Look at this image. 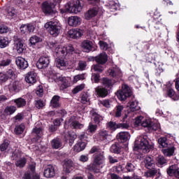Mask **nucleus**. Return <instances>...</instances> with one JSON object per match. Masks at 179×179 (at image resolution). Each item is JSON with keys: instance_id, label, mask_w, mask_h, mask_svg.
Wrapping results in <instances>:
<instances>
[{"instance_id": "4be33fe9", "label": "nucleus", "mask_w": 179, "mask_h": 179, "mask_svg": "<svg viewBox=\"0 0 179 179\" xmlns=\"http://www.w3.org/2000/svg\"><path fill=\"white\" fill-rule=\"evenodd\" d=\"M117 138L120 142L125 143L129 138V132L122 131L117 135Z\"/></svg>"}, {"instance_id": "5701e85b", "label": "nucleus", "mask_w": 179, "mask_h": 179, "mask_svg": "<svg viewBox=\"0 0 179 179\" xmlns=\"http://www.w3.org/2000/svg\"><path fill=\"white\" fill-rule=\"evenodd\" d=\"M64 138L66 139V141H69V145L72 146V145H73L74 142H75V139H76L78 138V136L72 132V133H66L64 136Z\"/></svg>"}, {"instance_id": "37998d69", "label": "nucleus", "mask_w": 179, "mask_h": 179, "mask_svg": "<svg viewBox=\"0 0 179 179\" xmlns=\"http://www.w3.org/2000/svg\"><path fill=\"white\" fill-rule=\"evenodd\" d=\"M178 170V166H177V165H172L169 166V169H167V174H169V176H176V173H177Z\"/></svg>"}, {"instance_id": "72a5a7b5", "label": "nucleus", "mask_w": 179, "mask_h": 179, "mask_svg": "<svg viewBox=\"0 0 179 179\" xmlns=\"http://www.w3.org/2000/svg\"><path fill=\"white\" fill-rule=\"evenodd\" d=\"M16 106H6L4 109V114L6 115H12V114H15L16 113Z\"/></svg>"}, {"instance_id": "c756f323", "label": "nucleus", "mask_w": 179, "mask_h": 179, "mask_svg": "<svg viewBox=\"0 0 179 179\" xmlns=\"http://www.w3.org/2000/svg\"><path fill=\"white\" fill-rule=\"evenodd\" d=\"M74 13H79L83 9V1L77 0L76 3L73 6Z\"/></svg>"}, {"instance_id": "6e6d98bb", "label": "nucleus", "mask_w": 179, "mask_h": 179, "mask_svg": "<svg viewBox=\"0 0 179 179\" xmlns=\"http://www.w3.org/2000/svg\"><path fill=\"white\" fill-rule=\"evenodd\" d=\"M15 47H16L18 54H22V52H23V51H24V46L23 45V41H21V42L15 44Z\"/></svg>"}, {"instance_id": "4468645a", "label": "nucleus", "mask_w": 179, "mask_h": 179, "mask_svg": "<svg viewBox=\"0 0 179 179\" xmlns=\"http://www.w3.org/2000/svg\"><path fill=\"white\" fill-rule=\"evenodd\" d=\"M15 63L20 69H26V68L29 66V63L27 61H26V59L22 57H18L15 59Z\"/></svg>"}, {"instance_id": "f3484780", "label": "nucleus", "mask_w": 179, "mask_h": 179, "mask_svg": "<svg viewBox=\"0 0 179 179\" xmlns=\"http://www.w3.org/2000/svg\"><path fill=\"white\" fill-rule=\"evenodd\" d=\"M42 10L46 15H50V13H52V12H54V10H52V6H51V3H49L48 1H45L43 3Z\"/></svg>"}, {"instance_id": "052dcab7", "label": "nucleus", "mask_w": 179, "mask_h": 179, "mask_svg": "<svg viewBox=\"0 0 179 179\" xmlns=\"http://www.w3.org/2000/svg\"><path fill=\"white\" fill-rule=\"evenodd\" d=\"M125 169L129 173H132V171H135V165L131 162H128L125 166Z\"/></svg>"}, {"instance_id": "dca6fc26", "label": "nucleus", "mask_w": 179, "mask_h": 179, "mask_svg": "<svg viewBox=\"0 0 179 179\" xmlns=\"http://www.w3.org/2000/svg\"><path fill=\"white\" fill-rule=\"evenodd\" d=\"M66 65H68V62L65 60L64 58H57L55 59V66L57 68H59V69H61L62 71L65 69L66 68Z\"/></svg>"}, {"instance_id": "bf43d9fd", "label": "nucleus", "mask_w": 179, "mask_h": 179, "mask_svg": "<svg viewBox=\"0 0 179 179\" xmlns=\"http://www.w3.org/2000/svg\"><path fill=\"white\" fill-rule=\"evenodd\" d=\"M107 127L111 131H115V129H118V124L115 123V122H109L107 124Z\"/></svg>"}, {"instance_id": "c85d7f7f", "label": "nucleus", "mask_w": 179, "mask_h": 179, "mask_svg": "<svg viewBox=\"0 0 179 179\" xmlns=\"http://www.w3.org/2000/svg\"><path fill=\"white\" fill-rule=\"evenodd\" d=\"M59 99H61V97H59V96H58V95H55L52 97V99L50 101V107L52 108H57L59 107V106H60Z\"/></svg>"}, {"instance_id": "79ce46f5", "label": "nucleus", "mask_w": 179, "mask_h": 179, "mask_svg": "<svg viewBox=\"0 0 179 179\" xmlns=\"http://www.w3.org/2000/svg\"><path fill=\"white\" fill-rule=\"evenodd\" d=\"M23 179H40V176L36 173H31L30 171H27L24 173Z\"/></svg>"}, {"instance_id": "338daca9", "label": "nucleus", "mask_w": 179, "mask_h": 179, "mask_svg": "<svg viewBox=\"0 0 179 179\" xmlns=\"http://www.w3.org/2000/svg\"><path fill=\"white\" fill-rule=\"evenodd\" d=\"M92 82H94V83H99L100 82V74L99 73H92V76L91 77Z\"/></svg>"}, {"instance_id": "4c0bfd02", "label": "nucleus", "mask_w": 179, "mask_h": 179, "mask_svg": "<svg viewBox=\"0 0 179 179\" xmlns=\"http://www.w3.org/2000/svg\"><path fill=\"white\" fill-rule=\"evenodd\" d=\"M86 148V143L85 142H78L74 145L75 152H82V150H85Z\"/></svg>"}, {"instance_id": "2eb2a0df", "label": "nucleus", "mask_w": 179, "mask_h": 179, "mask_svg": "<svg viewBox=\"0 0 179 179\" xmlns=\"http://www.w3.org/2000/svg\"><path fill=\"white\" fill-rule=\"evenodd\" d=\"M20 30L22 34H25V33H33L34 31V25L31 24H22Z\"/></svg>"}, {"instance_id": "f257e3e1", "label": "nucleus", "mask_w": 179, "mask_h": 179, "mask_svg": "<svg viewBox=\"0 0 179 179\" xmlns=\"http://www.w3.org/2000/svg\"><path fill=\"white\" fill-rule=\"evenodd\" d=\"M106 162L104 152L96 153L94 157V162L87 166V170L94 171V173H99L100 169H103L102 164Z\"/></svg>"}, {"instance_id": "b1692460", "label": "nucleus", "mask_w": 179, "mask_h": 179, "mask_svg": "<svg viewBox=\"0 0 179 179\" xmlns=\"http://www.w3.org/2000/svg\"><path fill=\"white\" fill-rule=\"evenodd\" d=\"M68 24L69 26H78V24H80V18L78 16H71L68 19Z\"/></svg>"}, {"instance_id": "39448f33", "label": "nucleus", "mask_w": 179, "mask_h": 179, "mask_svg": "<svg viewBox=\"0 0 179 179\" xmlns=\"http://www.w3.org/2000/svg\"><path fill=\"white\" fill-rule=\"evenodd\" d=\"M131 96L132 90L127 85H122V90L117 93V96L121 101H125L128 97H131Z\"/></svg>"}, {"instance_id": "f704fd0d", "label": "nucleus", "mask_w": 179, "mask_h": 179, "mask_svg": "<svg viewBox=\"0 0 179 179\" xmlns=\"http://www.w3.org/2000/svg\"><path fill=\"white\" fill-rule=\"evenodd\" d=\"M32 134L34 136H36V141H38V139L43 136V129L41 127H35L32 130Z\"/></svg>"}, {"instance_id": "a211bd4d", "label": "nucleus", "mask_w": 179, "mask_h": 179, "mask_svg": "<svg viewBox=\"0 0 179 179\" xmlns=\"http://www.w3.org/2000/svg\"><path fill=\"white\" fill-rule=\"evenodd\" d=\"M95 61L97 64L104 65V64L108 61L107 54L106 52H102L98 56H96Z\"/></svg>"}, {"instance_id": "ddd939ff", "label": "nucleus", "mask_w": 179, "mask_h": 179, "mask_svg": "<svg viewBox=\"0 0 179 179\" xmlns=\"http://www.w3.org/2000/svg\"><path fill=\"white\" fill-rule=\"evenodd\" d=\"M25 81L27 83L34 85L37 82V74L34 71H31L27 74L25 76Z\"/></svg>"}, {"instance_id": "603ef678", "label": "nucleus", "mask_w": 179, "mask_h": 179, "mask_svg": "<svg viewBox=\"0 0 179 179\" xmlns=\"http://www.w3.org/2000/svg\"><path fill=\"white\" fill-rule=\"evenodd\" d=\"M155 174H157V169H150L144 173L145 177H155Z\"/></svg>"}, {"instance_id": "6e6552de", "label": "nucleus", "mask_w": 179, "mask_h": 179, "mask_svg": "<svg viewBox=\"0 0 179 179\" xmlns=\"http://www.w3.org/2000/svg\"><path fill=\"white\" fill-rule=\"evenodd\" d=\"M142 127L148 128L150 131H157L160 128V124L159 123H153L149 119H145L143 120Z\"/></svg>"}, {"instance_id": "1a4fd4ad", "label": "nucleus", "mask_w": 179, "mask_h": 179, "mask_svg": "<svg viewBox=\"0 0 179 179\" xmlns=\"http://www.w3.org/2000/svg\"><path fill=\"white\" fill-rule=\"evenodd\" d=\"M8 90L10 93H19L22 90V84L19 81H13L8 85Z\"/></svg>"}, {"instance_id": "58836bf2", "label": "nucleus", "mask_w": 179, "mask_h": 179, "mask_svg": "<svg viewBox=\"0 0 179 179\" xmlns=\"http://www.w3.org/2000/svg\"><path fill=\"white\" fill-rule=\"evenodd\" d=\"M158 143L159 148H167L169 146V141L167 137H160L158 139Z\"/></svg>"}, {"instance_id": "aec40b11", "label": "nucleus", "mask_w": 179, "mask_h": 179, "mask_svg": "<svg viewBox=\"0 0 179 179\" xmlns=\"http://www.w3.org/2000/svg\"><path fill=\"white\" fill-rule=\"evenodd\" d=\"M155 163L158 167H163L167 164V159L163 155H158L155 158Z\"/></svg>"}, {"instance_id": "bb28decb", "label": "nucleus", "mask_w": 179, "mask_h": 179, "mask_svg": "<svg viewBox=\"0 0 179 179\" xmlns=\"http://www.w3.org/2000/svg\"><path fill=\"white\" fill-rule=\"evenodd\" d=\"M110 76L113 78H121L122 76V73L120 68L115 66L110 69Z\"/></svg>"}, {"instance_id": "69168bd1", "label": "nucleus", "mask_w": 179, "mask_h": 179, "mask_svg": "<svg viewBox=\"0 0 179 179\" xmlns=\"http://www.w3.org/2000/svg\"><path fill=\"white\" fill-rule=\"evenodd\" d=\"M85 89V84H80V85H78L73 90V94H76L77 93H79V92H82Z\"/></svg>"}, {"instance_id": "680f3d73", "label": "nucleus", "mask_w": 179, "mask_h": 179, "mask_svg": "<svg viewBox=\"0 0 179 179\" xmlns=\"http://www.w3.org/2000/svg\"><path fill=\"white\" fill-rule=\"evenodd\" d=\"M57 80H59V82L61 83V85H62L65 88L68 87V85H69L68 80H66L65 77L59 76L57 78Z\"/></svg>"}, {"instance_id": "9b49d317", "label": "nucleus", "mask_w": 179, "mask_h": 179, "mask_svg": "<svg viewBox=\"0 0 179 179\" xmlns=\"http://www.w3.org/2000/svg\"><path fill=\"white\" fill-rule=\"evenodd\" d=\"M44 176L46 178H52L55 176V168L52 165H48L44 170Z\"/></svg>"}, {"instance_id": "3c124183", "label": "nucleus", "mask_w": 179, "mask_h": 179, "mask_svg": "<svg viewBox=\"0 0 179 179\" xmlns=\"http://www.w3.org/2000/svg\"><path fill=\"white\" fill-rule=\"evenodd\" d=\"M27 160L26 158H21L18 161L15 162V166L17 167H20V169H22L26 166Z\"/></svg>"}, {"instance_id": "c9c22d12", "label": "nucleus", "mask_w": 179, "mask_h": 179, "mask_svg": "<svg viewBox=\"0 0 179 179\" xmlns=\"http://www.w3.org/2000/svg\"><path fill=\"white\" fill-rule=\"evenodd\" d=\"M174 150H176V148H174V146H171L162 150V153H164V156L170 157V156H173L174 155Z\"/></svg>"}, {"instance_id": "4d7b16f0", "label": "nucleus", "mask_w": 179, "mask_h": 179, "mask_svg": "<svg viewBox=\"0 0 179 179\" xmlns=\"http://www.w3.org/2000/svg\"><path fill=\"white\" fill-rule=\"evenodd\" d=\"M90 99H89V94L88 93H83L81 96V103L83 104H87L89 103V101Z\"/></svg>"}, {"instance_id": "7c9ffc66", "label": "nucleus", "mask_w": 179, "mask_h": 179, "mask_svg": "<svg viewBox=\"0 0 179 179\" xmlns=\"http://www.w3.org/2000/svg\"><path fill=\"white\" fill-rule=\"evenodd\" d=\"M9 45V38L0 36V48H6Z\"/></svg>"}, {"instance_id": "a19ab883", "label": "nucleus", "mask_w": 179, "mask_h": 179, "mask_svg": "<svg viewBox=\"0 0 179 179\" xmlns=\"http://www.w3.org/2000/svg\"><path fill=\"white\" fill-rule=\"evenodd\" d=\"M91 114L93 117V120L95 124H100V122L103 121V117L96 113V111L92 110Z\"/></svg>"}, {"instance_id": "f8f14e48", "label": "nucleus", "mask_w": 179, "mask_h": 179, "mask_svg": "<svg viewBox=\"0 0 179 179\" xmlns=\"http://www.w3.org/2000/svg\"><path fill=\"white\" fill-rule=\"evenodd\" d=\"M81 47L84 52H90V51H94V48H93V43L90 41H84Z\"/></svg>"}, {"instance_id": "a878e982", "label": "nucleus", "mask_w": 179, "mask_h": 179, "mask_svg": "<svg viewBox=\"0 0 179 179\" xmlns=\"http://www.w3.org/2000/svg\"><path fill=\"white\" fill-rule=\"evenodd\" d=\"M98 13L99 11L97 8H91L85 14V17L87 20H90V19H92V17H94Z\"/></svg>"}, {"instance_id": "393cba45", "label": "nucleus", "mask_w": 179, "mask_h": 179, "mask_svg": "<svg viewBox=\"0 0 179 179\" xmlns=\"http://www.w3.org/2000/svg\"><path fill=\"white\" fill-rule=\"evenodd\" d=\"M95 92L99 97H106L108 94V90L104 87H97Z\"/></svg>"}, {"instance_id": "423d86ee", "label": "nucleus", "mask_w": 179, "mask_h": 179, "mask_svg": "<svg viewBox=\"0 0 179 179\" xmlns=\"http://www.w3.org/2000/svg\"><path fill=\"white\" fill-rule=\"evenodd\" d=\"M16 75H15V71L12 69H9L5 72L0 73V83H5L8 82V79H15Z\"/></svg>"}, {"instance_id": "9d476101", "label": "nucleus", "mask_w": 179, "mask_h": 179, "mask_svg": "<svg viewBox=\"0 0 179 179\" xmlns=\"http://www.w3.org/2000/svg\"><path fill=\"white\" fill-rule=\"evenodd\" d=\"M69 125L73 128L74 129H82L83 128V124H80L78 120H76V117H72L68 120Z\"/></svg>"}, {"instance_id": "0e129e2a", "label": "nucleus", "mask_w": 179, "mask_h": 179, "mask_svg": "<svg viewBox=\"0 0 179 179\" xmlns=\"http://www.w3.org/2000/svg\"><path fill=\"white\" fill-rule=\"evenodd\" d=\"M8 148H9V141L8 140H5L3 143L0 145V150L1 152H5Z\"/></svg>"}, {"instance_id": "864d4df0", "label": "nucleus", "mask_w": 179, "mask_h": 179, "mask_svg": "<svg viewBox=\"0 0 179 179\" xmlns=\"http://www.w3.org/2000/svg\"><path fill=\"white\" fill-rule=\"evenodd\" d=\"M24 131V125L23 124H21L15 128V134H17V135H20L23 134Z\"/></svg>"}, {"instance_id": "7ed1b4c3", "label": "nucleus", "mask_w": 179, "mask_h": 179, "mask_svg": "<svg viewBox=\"0 0 179 179\" xmlns=\"http://www.w3.org/2000/svg\"><path fill=\"white\" fill-rule=\"evenodd\" d=\"M153 149V145L149 144V138L147 136H141L136 140L134 150H142L143 153H149Z\"/></svg>"}, {"instance_id": "2f4dec72", "label": "nucleus", "mask_w": 179, "mask_h": 179, "mask_svg": "<svg viewBox=\"0 0 179 179\" xmlns=\"http://www.w3.org/2000/svg\"><path fill=\"white\" fill-rule=\"evenodd\" d=\"M15 106H17V108H23L26 106V99L22 98H17L13 100Z\"/></svg>"}, {"instance_id": "412c9836", "label": "nucleus", "mask_w": 179, "mask_h": 179, "mask_svg": "<svg viewBox=\"0 0 179 179\" xmlns=\"http://www.w3.org/2000/svg\"><path fill=\"white\" fill-rule=\"evenodd\" d=\"M69 34L71 38H79V37H82V30L78 29H70Z\"/></svg>"}, {"instance_id": "774afa93", "label": "nucleus", "mask_w": 179, "mask_h": 179, "mask_svg": "<svg viewBox=\"0 0 179 179\" xmlns=\"http://www.w3.org/2000/svg\"><path fill=\"white\" fill-rule=\"evenodd\" d=\"M103 85L106 87H111L113 86V82H111V80L108 78H103Z\"/></svg>"}, {"instance_id": "8fccbe9b", "label": "nucleus", "mask_w": 179, "mask_h": 179, "mask_svg": "<svg viewBox=\"0 0 179 179\" xmlns=\"http://www.w3.org/2000/svg\"><path fill=\"white\" fill-rule=\"evenodd\" d=\"M63 12L66 13H75V10H73V6H71V3H67L65 5L64 10Z\"/></svg>"}, {"instance_id": "0eeeda50", "label": "nucleus", "mask_w": 179, "mask_h": 179, "mask_svg": "<svg viewBox=\"0 0 179 179\" xmlns=\"http://www.w3.org/2000/svg\"><path fill=\"white\" fill-rule=\"evenodd\" d=\"M49 65L50 57L48 56H41L36 63V66L38 69H45V68H48Z\"/></svg>"}, {"instance_id": "e2e57ef3", "label": "nucleus", "mask_w": 179, "mask_h": 179, "mask_svg": "<svg viewBox=\"0 0 179 179\" xmlns=\"http://www.w3.org/2000/svg\"><path fill=\"white\" fill-rule=\"evenodd\" d=\"M87 66V64H86L85 61L80 60L78 62V71H85V69H86Z\"/></svg>"}, {"instance_id": "e433bc0d", "label": "nucleus", "mask_w": 179, "mask_h": 179, "mask_svg": "<svg viewBox=\"0 0 179 179\" xmlns=\"http://www.w3.org/2000/svg\"><path fill=\"white\" fill-rule=\"evenodd\" d=\"M52 147L53 149H59L62 148V141L60 138H56L52 141Z\"/></svg>"}, {"instance_id": "09e8293b", "label": "nucleus", "mask_w": 179, "mask_h": 179, "mask_svg": "<svg viewBox=\"0 0 179 179\" xmlns=\"http://www.w3.org/2000/svg\"><path fill=\"white\" fill-rule=\"evenodd\" d=\"M129 106H130V110L133 113L134 111H138V110H139V107L138 106V101H130Z\"/></svg>"}, {"instance_id": "c03bdc74", "label": "nucleus", "mask_w": 179, "mask_h": 179, "mask_svg": "<svg viewBox=\"0 0 179 179\" xmlns=\"http://www.w3.org/2000/svg\"><path fill=\"white\" fill-rule=\"evenodd\" d=\"M11 152H12L11 159H13V160H17V158L20 157L22 155V151H20L19 148H15V150H13Z\"/></svg>"}, {"instance_id": "20e7f679", "label": "nucleus", "mask_w": 179, "mask_h": 179, "mask_svg": "<svg viewBox=\"0 0 179 179\" xmlns=\"http://www.w3.org/2000/svg\"><path fill=\"white\" fill-rule=\"evenodd\" d=\"M45 29L49 31L51 36L57 37L61 33V23L57 20H53L45 24Z\"/></svg>"}, {"instance_id": "a18cd8bd", "label": "nucleus", "mask_w": 179, "mask_h": 179, "mask_svg": "<svg viewBox=\"0 0 179 179\" xmlns=\"http://www.w3.org/2000/svg\"><path fill=\"white\" fill-rule=\"evenodd\" d=\"M110 152L112 153H116L118 155V153L121 152V147L120 146V144L118 143H115L111 145L110 147Z\"/></svg>"}, {"instance_id": "cd10ccee", "label": "nucleus", "mask_w": 179, "mask_h": 179, "mask_svg": "<svg viewBox=\"0 0 179 179\" xmlns=\"http://www.w3.org/2000/svg\"><path fill=\"white\" fill-rule=\"evenodd\" d=\"M73 162H72V160L71 159H66L64 161V167L65 169L66 173H71V171H72V170H73Z\"/></svg>"}, {"instance_id": "de8ad7c7", "label": "nucleus", "mask_w": 179, "mask_h": 179, "mask_svg": "<svg viewBox=\"0 0 179 179\" xmlns=\"http://www.w3.org/2000/svg\"><path fill=\"white\" fill-rule=\"evenodd\" d=\"M43 40L41 38L37 36H33L29 39V43L31 44V45H36L37 43H41Z\"/></svg>"}, {"instance_id": "13d9d810", "label": "nucleus", "mask_w": 179, "mask_h": 179, "mask_svg": "<svg viewBox=\"0 0 179 179\" xmlns=\"http://www.w3.org/2000/svg\"><path fill=\"white\" fill-rule=\"evenodd\" d=\"M117 128H121L122 129H128V128H129V121L126 120V122H122V123L117 124Z\"/></svg>"}, {"instance_id": "6ab92c4d", "label": "nucleus", "mask_w": 179, "mask_h": 179, "mask_svg": "<svg viewBox=\"0 0 179 179\" xmlns=\"http://www.w3.org/2000/svg\"><path fill=\"white\" fill-rule=\"evenodd\" d=\"M144 163H145V167L146 169H148V170L153 169V167H155V166H156L155 160L153 159V158H152L150 157H146L144 159Z\"/></svg>"}, {"instance_id": "ea45409f", "label": "nucleus", "mask_w": 179, "mask_h": 179, "mask_svg": "<svg viewBox=\"0 0 179 179\" xmlns=\"http://www.w3.org/2000/svg\"><path fill=\"white\" fill-rule=\"evenodd\" d=\"M110 136L108 131L105 129L100 130L99 132V138L101 141H106Z\"/></svg>"}, {"instance_id": "5fc2aeb1", "label": "nucleus", "mask_w": 179, "mask_h": 179, "mask_svg": "<svg viewBox=\"0 0 179 179\" xmlns=\"http://www.w3.org/2000/svg\"><path fill=\"white\" fill-rule=\"evenodd\" d=\"M8 15L10 16V17H15L16 15H17V10L13 7H10L8 9Z\"/></svg>"}, {"instance_id": "473e14b6", "label": "nucleus", "mask_w": 179, "mask_h": 179, "mask_svg": "<svg viewBox=\"0 0 179 179\" xmlns=\"http://www.w3.org/2000/svg\"><path fill=\"white\" fill-rule=\"evenodd\" d=\"M122 111H124V106L118 105L114 109V115L116 118H120L122 115Z\"/></svg>"}, {"instance_id": "f03ea898", "label": "nucleus", "mask_w": 179, "mask_h": 179, "mask_svg": "<svg viewBox=\"0 0 179 179\" xmlns=\"http://www.w3.org/2000/svg\"><path fill=\"white\" fill-rule=\"evenodd\" d=\"M50 48L54 50L56 54H58L60 57H66L68 54H73L75 48L72 45L68 46H62L56 41L50 42Z\"/></svg>"}, {"instance_id": "49530a36", "label": "nucleus", "mask_w": 179, "mask_h": 179, "mask_svg": "<svg viewBox=\"0 0 179 179\" xmlns=\"http://www.w3.org/2000/svg\"><path fill=\"white\" fill-rule=\"evenodd\" d=\"M97 131V124H93L92 122H90L87 129V132L89 134H94Z\"/></svg>"}]
</instances>
